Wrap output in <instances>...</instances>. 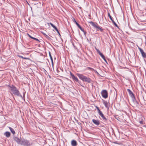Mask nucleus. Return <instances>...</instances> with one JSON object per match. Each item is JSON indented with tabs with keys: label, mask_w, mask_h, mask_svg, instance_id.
<instances>
[{
	"label": "nucleus",
	"mask_w": 146,
	"mask_h": 146,
	"mask_svg": "<svg viewBox=\"0 0 146 146\" xmlns=\"http://www.w3.org/2000/svg\"><path fill=\"white\" fill-rule=\"evenodd\" d=\"M42 33L43 35L44 36L46 35L45 33L43 32H42Z\"/></svg>",
	"instance_id": "31"
},
{
	"label": "nucleus",
	"mask_w": 146,
	"mask_h": 146,
	"mask_svg": "<svg viewBox=\"0 0 146 146\" xmlns=\"http://www.w3.org/2000/svg\"><path fill=\"white\" fill-rule=\"evenodd\" d=\"M80 30H81L83 32H84V30L83 29L82 27H81V26H80L79 27H78Z\"/></svg>",
	"instance_id": "25"
},
{
	"label": "nucleus",
	"mask_w": 146,
	"mask_h": 146,
	"mask_svg": "<svg viewBox=\"0 0 146 146\" xmlns=\"http://www.w3.org/2000/svg\"><path fill=\"white\" fill-rule=\"evenodd\" d=\"M80 30H81L83 32H84V30L83 29L82 27H81V26H80L79 27H78Z\"/></svg>",
	"instance_id": "24"
},
{
	"label": "nucleus",
	"mask_w": 146,
	"mask_h": 146,
	"mask_svg": "<svg viewBox=\"0 0 146 146\" xmlns=\"http://www.w3.org/2000/svg\"><path fill=\"white\" fill-rule=\"evenodd\" d=\"M20 144L22 145L26 146L30 145H31L30 142L29 140L25 139L21 140Z\"/></svg>",
	"instance_id": "3"
},
{
	"label": "nucleus",
	"mask_w": 146,
	"mask_h": 146,
	"mask_svg": "<svg viewBox=\"0 0 146 146\" xmlns=\"http://www.w3.org/2000/svg\"><path fill=\"white\" fill-rule=\"evenodd\" d=\"M19 57H21V58H22L23 59H27V58H26L22 56H19Z\"/></svg>",
	"instance_id": "27"
},
{
	"label": "nucleus",
	"mask_w": 146,
	"mask_h": 146,
	"mask_svg": "<svg viewBox=\"0 0 146 146\" xmlns=\"http://www.w3.org/2000/svg\"><path fill=\"white\" fill-rule=\"evenodd\" d=\"M47 24L49 25V24L50 25L52 26L53 25L52 23H48Z\"/></svg>",
	"instance_id": "28"
},
{
	"label": "nucleus",
	"mask_w": 146,
	"mask_h": 146,
	"mask_svg": "<svg viewBox=\"0 0 146 146\" xmlns=\"http://www.w3.org/2000/svg\"><path fill=\"white\" fill-rule=\"evenodd\" d=\"M96 50H97V52L98 53L99 52H100V50H98V49H96Z\"/></svg>",
	"instance_id": "33"
},
{
	"label": "nucleus",
	"mask_w": 146,
	"mask_h": 146,
	"mask_svg": "<svg viewBox=\"0 0 146 146\" xmlns=\"http://www.w3.org/2000/svg\"><path fill=\"white\" fill-rule=\"evenodd\" d=\"M101 117H102L103 120L104 121H107V119L105 117L104 114L102 113H101L99 114Z\"/></svg>",
	"instance_id": "10"
},
{
	"label": "nucleus",
	"mask_w": 146,
	"mask_h": 146,
	"mask_svg": "<svg viewBox=\"0 0 146 146\" xmlns=\"http://www.w3.org/2000/svg\"><path fill=\"white\" fill-rule=\"evenodd\" d=\"M49 56L50 57V60H51V61L52 62V65H53V59H52V56L51 55L50 53V52H49Z\"/></svg>",
	"instance_id": "19"
},
{
	"label": "nucleus",
	"mask_w": 146,
	"mask_h": 146,
	"mask_svg": "<svg viewBox=\"0 0 146 146\" xmlns=\"http://www.w3.org/2000/svg\"><path fill=\"white\" fill-rule=\"evenodd\" d=\"M77 76L83 82H85L88 83H90L92 81L91 79L89 77H87L84 76L82 74H77Z\"/></svg>",
	"instance_id": "2"
},
{
	"label": "nucleus",
	"mask_w": 146,
	"mask_h": 146,
	"mask_svg": "<svg viewBox=\"0 0 146 146\" xmlns=\"http://www.w3.org/2000/svg\"><path fill=\"white\" fill-rule=\"evenodd\" d=\"M103 104L105 105L106 108H107L108 110L109 108L108 106V102L107 101H104L103 102Z\"/></svg>",
	"instance_id": "13"
},
{
	"label": "nucleus",
	"mask_w": 146,
	"mask_h": 146,
	"mask_svg": "<svg viewBox=\"0 0 146 146\" xmlns=\"http://www.w3.org/2000/svg\"><path fill=\"white\" fill-rule=\"evenodd\" d=\"M101 94L102 96L104 98H106L108 97V93L106 90H104L102 91Z\"/></svg>",
	"instance_id": "5"
},
{
	"label": "nucleus",
	"mask_w": 146,
	"mask_h": 146,
	"mask_svg": "<svg viewBox=\"0 0 146 146\" xmlns=\"http://www.w3.org/2000/svg\"><path fill=\"white\" fill-rule=\"evenodd\" d=\"M28 36H29V37H30V38H32L33 37H32L29 34H28Z\"/></svg>",
	"instance_id": "30"
},
{
	"label": "nucleus",
	"mask_w": 146,
	"mask_h": 146,
	"mask_svg": "<svg viewBox=\"0 0 146 146\" xmlns=\"http://www.w3.org/2000/svg\"><path fill=\"white\" fill-rule=\"evenodd\" d=\"M139 123L141 124H143V121H140Z\"/></svg>",
	"instance_id": "32"
},
{
	"label": "nucleus",
	"mask_w": 146,
	"mask_h": 146,
	"mask_svg": "<svg viewBox=\"0 0 146 146\" xmlns=\"http://www.w3.org/2000/svg\"><path fill=\"white\" fill-rule=\"evenodd\" d=\"M112 23L114 24L116 26H117V25L116 24V23L114 21V22H112Z\"/></svg>",
	"instance_id": "29"
},
{
	"label": "nucleus",
	"mask_w": 146,
	"mask_h": 146,
	"mask_svg": "<svg viewBox=\"0 0 146 146\" xmlns=\"http://www.w3.org/2000/svg\"><path fill=\"white\" fill-rule=\"evenodd\" d=\"M74 21L76 23V24L77 25L78 27H79L80 26V25L77 22H76L75 19H74Z\"/></svg>",
	"instance_id": "20"
},
{
	"label": "nucleus",
	"mask_w": 146,
	"mask_h": 146,
	"mask_svg": "<svg viewBox=\"0 0 146 146\" xmlns=\"http://www.w3.org/2000/svg\"><path fill=\"white\" fill-rule=\"evenodd\" d=\"M89 68L91 69V68Z\"/></svg>",
	"instance_id": "40"
},
{
	"label": "nucleus",
	"mask_w": 146,
	"mask_h": 146,
	"mask_svg": "<svg viewBox=\"0 0 146 146\" xmlns=\"http://www.w3.org/2000/svg\"><path fill=\"white\" fill-rule=\"evenodd\" d=\"M83 32L84 33V35H86V32H85V31H84Z\"/></svg>",
	"instance_id": "36"
},
{
	"label": "nucleus",
	"mask_w": 146,
	"mask_h": 146,
	"mask_svg": "<svg viewBox=\"0 0 146 146\" xmlns=\"http://www.w3.org/2000/svg\"><path fill=\"white\" fill-rule=\"evenodd\" d=\"M4 135L7 137H9L10 136V133L9 132L7 131L4 133Z\"/></svg>",
	"instance_id": "15"
},
{
	"label": "nucleus",
	"mask_w": 146,
	"mask_h": 146,
	"mask_svg": "<svg viewBox=\"0 0 146 146\" xmlns=\"http://www.w3.org/2000/svg\"><path fill=\"white\" fill-rule=\"evenodd\" d=\"M96 109H97V110H98V109H99V108L97 106H96Z\"/></svg>",
	"instance_id": "35"
},
{
	"label": "nucleus",
	"mask_w": 146,
	"mask_h": 146,
	"mask_svg": "<svg viewBox=\"0 0 146 146\" xmlns=\"http://www.w3.org/2000/svg\"><path fill=\"white\" fill-rule=\"evenodd\" d=\"M133 98V100H135V101H136V100H135H135L133 98Z\"/></svg>",
	"instance_id": "38"
},
{
	"label": "nucleus",
	"mask_w": 146,
	"mask_h": 146,
	"mask_svg": "<svg viewBox=\"0 0 146 146\" xmlns=\"http://www.w3.org/2000/svg\"><path fill=\"white\" fill-rule=\"evenodd\" d=\"M71 144L72 146H76L77 145V142L76 141L73 140L71 142Z\"/></svg>",
	"instance_id": "12"
},
{
	"label": "nucleus",
	"mask_w": 146,
	"mask_h": 146,
	"mask_svg": "<svg viewBox=\"0 0 146 146\" xmlns=\"http://www.w3.org/2000/svg\"><path fill=\"white\" fill-rule=\"evenodd\" d=\"M108 17H109L110 19H111V20L112 21V22H114V21L113 20L112 17L110 15V14L109 13H108Z\"/></svg>",
	"instance_id": "18"
},
{
	"label": "nucleus",
	"mask_w": 146,
	"mask_h": 146,
	"mask_svg": "<svg viewBox=\"0 0 146 146\" xmlns=\"http://www.w3.org/2000/svg\"><path fill=\"white\" fill-rule=\"evenodd\" d=\"M23 96H25V94L23 93Z\"/></svg>",
	"instance_id": "39"
},
{
	"label": "nucleus",
	"mask_w": 146,
	"mask_h": 146,
	"mask_svg": "<svg viewBox=\"0 0 146 146\" xmlns=\"http://www.w3.org/2000/svg\"><path fill=\"white\" fill-rule=\"evenodd\" d=\"M136 102L137 104H138V102L137 101H136Z\"/></svg>",
	"instance_id": "37"
},
{
	"label": "nucleus",
	"mask_w": 146,
	"mask_h": 146,
	"mask_svg": "<svg viewBox=\"0 0 146 146\" xmlns=\"http://www.w3.org/2000/svg\"><path fill=\"white\" fill-rule=\"evenodd\" d=\"M70 74L72 78L74 81H76V82H78V80L77 77L75 76L71 72H70Z\"/></svg>",
	"instance_id": "7"
},
{
	"label": "nucleus",
	"mask_w": 146,
	"mask_h": 146,
	"mask_svg": "<svg viewBox=\"0 0 146 146\" xmlns=\"http://www.w3.org/2000/svg\"><path fill=\"white\" fill-rule=\"evenodd\" d=\"M45 38H47L48 40H50V39H51L50 38V37H49L48 35H46L45 36Z\"/></svg>",
	"instance_id": "21"
},
{
	"label": "nucleus",
	"mask_w": 146,
	"mask_h": 146,
	"mask_svg": "<svg viewBox=\"0 0 146 146\" xmlns=\"http://www.w3.org/2000/svg\"><path fill=\"white\" fill-rule=\"evenodd\" d=\"M98 53L99 54V55L101 57L106 61V60L104 56L103 55L102 53L100 51Z\"/></svg>",
	"instance_id": "14"
},
{
	"label": "nucleus",
	"mask_w": 146,
	"mask_h": 146,
	"mask_svg": "<svg viewBox=\"0 0 146 146\" xmlns=\"http://www.w3.org/2000/svg\"><path fill=\"white\" fill-rule=\"evenodd\" d=\"M80 30H81L83 32H84V30L83 29L82 27H81V26H80L79 27H78Z\"/></svg>",
	"instance_id": "26"
},
{
	"label": "nucleus",
	"mask_w": 146,
	"mask_h": 146,
	"mask_svg": "<svg viewBox=\"0 0 146 146\" xmlns=\"http://www.w3.org/2000/svg\"><path fill=\"white\" fill-rule=\"evenodd\" d=\"M9 129L11 131V132L13 134H15V131L14 130V129L11 127H9Z\"/></svg>",
	"instance_id": "16"
},
{
	"label": "nucleus",
	"mask_w": 146,
	"mask_h": 146,
	"mask_svg": "<svg viewBox=\"0 0 146 146\" xmlns=\"http://www.w3.org/2000/svg\"><path fill=\"white\" fill-rule=\"evenodd\" d=\"M52 27H53L54 29L59 34H60L59 33V31H58V29L56 27H55L54 25H53V26H52Z\"/></svg>",
	"instance_id": "17"
},
{
	"label": "nucleus",
	"mask_w": 146,
	"mask_h": 146,
	"mask_svg": "<svg viewBox=\"0 0 146 146\" xmlns=\"http://www.w3.org/2000/svg\"><path fill=\"white\" fill-rule=\"evenodd\" d=\"M32 39H34V40H36L37 41H38V42L40 41L38 39L36 38L33 37L32 38Z\"/></svg>",
	"instance_id": "23"
},
{
	"label": "nucleus",
	"mask_w": 146,
	"mask_h": 146,
	"mask_svg": "<svg viewBox=\"0 0 146 146\" xmlns=\"http://www.w3.org/2000/svg\"><path fill=\"white\" fill-rule=\"evenodd\" d=\"M10 88V90H11L13 94L15 95L20 97L23 98L22 96L20 94L19 91L17 89L16 87L15 86L12 85L9 86Z\"/></svg>",
	"instance_id": "1"
},
{
	"label": "nucleus",
	"mask_w": 146,
	"mask_h": 146,
	"mask_svg": "<svg viewBox=\"0 0 146 146\" xmlns=\"http://www.w3.org/2000/svg\"><path fill=\"white\" fill-rule=\"evenodd\" d=\"M98 112L99 114L102 113V112L99 109H98Z\"/></svg>",
	"instance_id": "22"
},
{
	"label": "nucleus",
	"mask_w": 146,
	"mask_h": 146,
	"mask_svg": "<svg viewBox=\"0 0 146 146\" xmlns=\"http://www.w3.org/2000/svg\"><path fill=\"white\" fill-rule=\"evenodd\" d=\"M127 91L129 93V95L132 98H133L135 100V96L134 95V94L133 92H131V91L129 89H127Z\"/></svg>",
	"instance_id": "8"
},
{
	"label": "nucleus",
	"mask_w": 146,
	"mask_h": 146,
	"mask_svg": "<svg viewBox=\"0 0 146 146\" xmlns=\"http://www.w3.org/2000/svg\"><path fill=\"white\" fill-rule=\"evenodd\" d=\"M78 83H79V84H80V85H81V82L80 81H79V80H78Z\"/></svg>",
	"instance_id": "34"
},
{
	"label": "nucleus",
	"mask_w": 146,
	"mask_h": 146,
	"mask_svg": "<svg viewBox=\"0 0 146 146\" xmlns=\"http://www.w3.org/2000/svg\"><path fill=\"white\" fill-rule=\"evenodd\" d=\"M139 49L142 56L144 58H146V54L145 53L143 50L141 48L139 47Z\"/></svg>",
	"instance_id": "6"
},
{
	"label": "nucleus",
	"mask_w": 146,
	"mask_h": 146,
	"mask_svg": "<svg viewBox=\"0 0 146 146\" xmlns=\"http://www.w3.org/2000/svg\"><path fill=\"white\" fill-rule=\"evenodd\" d=\"M14 140L15 141H16L18 144H20L21 143V140L18 138L16 137L14 138Z\"/></svg>",
	"instance_id": "11"
},
{
	"label": "nucleus",
	"mask_w": 146,
	"mask_h": 146,
	"mask_svg": "<svg viewBox=\"0 0 146 146\" xmlns=\"http://www.w3.org/2000/svg\"><path fill=\"white\" fill-rule=\"evenodd\" d=\"M93 122L96 125H98L100 124V121L98 120H96L93 119L92 120Z\"/></svg>",
	"instance_id": "9"
},
{
	"label": "nucleus",
	"mask_w": 146,
	"mask_h": 146,
	"mask_svg": "<svg viewBox=\"0 0 146 146\" xmlns=\"http://www.w3.org/2000/svg\"><path fill=\"white\" fill-rule=\"evenodd\" d=\"M89 23L94 27L99 29L101 32H103V29L102 28V27H100L98 25H96L94 22L91 21Z\"/></svg>",
	"instance_id": "4"
}]
</instances>
